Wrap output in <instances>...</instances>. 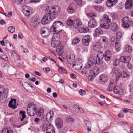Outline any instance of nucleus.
<instances>
[{
	"instance_id": "obj_50",
	"label": "nucleus",
	"mask_w": 133,
	"mask_h": 133,
	"mask_svg": "<svg viewBox=\"0 0 133 133\" xmlns=\"http://www.w3.org/2000/svg\"><path fill=\"white\" fill-rule=\"evenodd\" d=\"M122 36V33L121 32H118L116 34V38L117 39H119Z\"/></svg>"
},
{
	"instance_id": "obj_15",
	"label": "nucleus",
	"mask_w": 133,
	"mask_h": 133,
	"mask_svg": "<svg viewBox=\"0 0 133 133\" xmlns=\"http://www.w3.org/2000/svg\"><path fill=\"white\" fill-rule=\"evenodd\" d=\"M9 107L13 109H15L17 107L16 99H12L9 102Z\"/></svg>"
},
{
	"instance_id": "obj_61",
	"label": "nucleus",
	"mask_w": 133,
	"mask_h": 133,
	"mask_svg": "<svg viewBox=\"0 0 133 133\" xmlns=\"http://www.w3.org/2000/svg\"><path fill=\"white\" fill-rule=\"evenodd\" d=\"M1 58L2 59H4L6 61H7L8 60V58L7 56L5 55H2L1 56Z\"/></svg>"
},
{
	"instance_id": "obj_5",
	"label": "nucleus",
	"mask_w": 133,
	"mask_h": 133,
	"mask_svg": "<svg viewBox=\"0 0 133 133\" xmlns=\"http://www.w3.org/2000/svg\"><path fill=\"white\" fill-rule=\"evenodd\" d=\"M91 40V38L89 35H85L83 37L82 39L83 44L86 46H88L89 42Z\"/></svg>"
},
{
	"instance_id": "obj_62",
	"label": "nucleus",
	"mask_w": 133,
	"mask_h": 133,
	"mask_svg": "<svg viewBox=\"0 0 133 133\" xmlns=\"http://www.w3.org/2000/svg\"><path fill=\"white\" fill-rule=\"evenodd\" d=\"M108 64V63L107 62L106 63H104L103 64L102 66L103 69H106L107 67Z\"/></svg>"
},
{
	"instance_id": "obj_59",
	"label": "nucleus",
	"mask_w": 133,
	"mask_h": 133,
	"mask_svg": "<svg viewBox=\"0 0 133 133\" xmlns=\"http://www.w3.org/2000/svg\"><path fill=\"white\" fill-rule=\"evenodd\" d=\"M6 99L4 98L3 95H2L0 97V102L1 103H3L5 100Z\"/></svg>"
},
{
	"instance_id": "obj_1",
	"label": "nucleus",
	"mask_w": 133,
	"mask_h": 133,
	"mask_svg": "<svg viewBox=\"0 0 133 133\" xmlns=\"http://www.w3.org/2000/svg\"><path fill=\"white\" fill-rule=\"evenodd\" d=\"M63 26V23L60 21H56L54 22L50 28L51 32L59 33L62 30V28Z\"/></svg>"
},
{
	"instance_id": "obj_30",
	"label": "nucleus",
	"mask_w": 133,
	"mask_h": 133,
	"mask_svg": "<svg viewBox=\"0 0 133 133\" xmlns=\"http://www.w3.org/2000/svg\"><path fill=\"white\" fill-rule=\"evenodd\" d=\"M120 42L116 40V43L115 45V48L116 50L117 51H119L120 49Z\"/></svg>"
},
{
	"instance_id": "obj_49",
	"label": "nucleus",
	"mask_w": 133,
	"mask_h": 133,
	"mask_svg": "<svg viewBox=\"0 0 133 133\" xmlns=\"http://www.w3.org/2000/svg\"><path fill=\"white\" fill-rule=\"evenodd\" d=\"M67 11L68 13L71 14L73 13L74 10L73 8L70 6L67 9Z\"/></svg>"
},
{
	"instance_id": "obj_22",
	"label": "nucleus",
	"mask_w": 133,
	"mask_h": 133,
	"mask_svg": "<svg viewBox=\"0 0 133 133\" xmlns=\"http://www.w3.org/2000/svg\"><path fill=\"white\" fill-rule=\"evenodd\" d=\"M94 60L92 57H90L87 64V66L88 68H90L93 65Z\"/></svg>"
},
{
	"instance_id": "obj_58",
	"label": "nucleus",
	"mask_w": 133,
	"mask_h": 133,
	"mask_svg": "<svg viewBox=\"0 0 133 133\" xmlns=\"http://www.w3.org/2000/svg\"><path fill=\"white\" fill-rule=\"evenodd\" d=\"M6 99L4 98L3 95H2L0 97V102L1 103H3L5 100Z\"/></svg>"
},
{
	"instance_id": "obj_46",
	"label": "nucleus",
	"mask_w": 133,
	"mask_h": 133,
	"mask_svg": "<svg viewBox=\"0 0 133 133\" xmlns=\"http://www.w3.org/2000/svg\"><path fill=\"white\" fill-rule=\"evenodd\" d=\"M80 41L79 39L77 38H75L72 41V44H76L79 42Z\"/></svg>"
},
{
	"instance_id": "obj_26",
	"label": "nucleus",
	"mask_w": 133,
	"mask_h": 133,
	"mask_svg": "<svg viewBox=\"0 0 133 133\" xmlns=\"http://www.w3.org/2000/svg\"><path fill=\"white\" fill-rule=\"evenodd\" d=\"M75 58V56L74 55H70L69 56V58L67 59V62L68 63L70 64H72L74 61Z\"/></svg>"
},
{
	"instance_id": "obj_51",
	"label": "nucleus",
	"mask_w": 133,
	"mask_h": 133,
	"mask_svg": "<svg viewBox=\"0 0 133 133\" xmlns=\"http://www.w3.org/2000/svg\"><path fill=\"white\" fill-rule=\"evenodd\" d=\"M101 45L103 48H106L108 45V42H102L101 43Z\"/></svg>"
},
{
	"instance_id": "obj_54",
	"label": "nucleus",
	"mask_w": 133,
	"mask_h": 133,
	"mask_svg": "<svg viewBox=\"0 0 133 133\" xmlns=\"http://www.w3.org/2000/svg\"><path fill=\"white\" fill-rule=\"evenodd\" d=\"M20 113L22 117V118L21 119V121H22L23 119L26 117V115L25 114V112L22 111H20Z\"/></svg>"
},
{
	"instance_id": "obj_9",
	"label": "nucleus",
	"mask_w": 133,
	"mask_h": 133,
	"mask_svg": "<svg viewBox=\"0 0 133 133\" xmlns=\"http://www.w3.org/2000/svg\"><path fill=\"white\" fill-rule=\"evenodd\" d=\"M114 92L115 94H118L121 96L123 95V91L122 88L119 86H117L114 90Z\"/></svg>"
},
{
	"instance_id": "obj_14",
	"label": "nucleus",
	"mask_w": 133,
	"mask_h": 133,
	"mask_svg": "<svg viewBox=\"0 0 133 133\" xmlns=\"http://www.w3.org/2000/svg\"><path fill=\"white\" fill-rule=\"evenodd\" d=\"M112 73L115 75L117 78L118 79L120 78L121 76V75L120 73L119 72V71L116 67H114L112 69Z\"/></svg>"
},
{
	"instance_id": "obj_38",
	"label": "nucleus",
	"mask_w": 133,
	"mask_h": 133,
	"mask_svg": "<svg viewBox=\"0 0 133 133\" xmlns=\"http://www.w3.org/2000/svg\"><path fill=\"white\" fill-rule=\"evenodd\" d=\"M109 23L106 22L103 24H101L100 26L101 28H104L105 29H108L110 26L109 24Z\"/></svg>"
},
{
	"instance_id": "obj_3",
	"label": "nucleus",
	"mask_w": 133,
	"mask_h": 133,
	"mask_svg": "<svg viewBox=\"0 0 133 133\" xmlns=\"http://www.w3.org/2000/svg\"><path fill=\"white\" fill-rule=\"evenodd\" d=\"M42 129L44 131H52L54 130V127L51 123H49V122H44L42 127Z\"/></svg>"
},
{
	"instance_id": "obj_56",
	"label": "nucleus",
	"mask_w": 133,
	"mask_h": 133,
	"mask_svg": "<svg viewBox=\"0 0 133 133\" xmlns=\"http://www.w3.org/2000/svg\"><path fill=\"white\" fill-rule=\"evenodd\" d=\"M34 121L36 123H41L43 122V120L42 119L40 120L39 118H35Z\"/></svg>"
},
{
	"instance_id": "obj_13",
	"label": "nucleus",
	"mask_w": 133,
	"mask_h": 133,
	"mask_svg": "<svg viewBox=\"0 0 133 133\" xmlns=\"http://www.w3.org/2000/svg\"><path fill=\"white\" fill-rule=\"evenodd\" d=\"M55 123L56 127L59 128L62 127L63 125L62 120L60 118H57L55 121Z\"/></svg>"
},
{
	"instance_id": "obj_8",
	"label": "nucleus",
	"mask_w": 133,
	"mask_h": 133,
	"mask_svg": "<svg viewBox=\"0 0 133 133\" xmlns=\"http://www.w3.org/2000/svg\"><path fill=\"white\" fill-rule=\"evenodd\" d=\"M54 116V112L50 110L47 114L46 116V121L47 122H50L53 119Z\"/></svg>"
},
{
	"instance_id": "obj_23",
	"label": "nucleus",
	"mask_w": 133,
	"mask_h": 133,
	"mask_svg": "<svg viewBox=\"0 0 133 133\" xmlns=\"http://www.w3.org/2000/svg\"><path fill=\"white\" fill-rule=\"evenodd\" d=\"M100 82L101 83H104L107 81V76L104 75H101L99 76Z\"/></svg>"
},
{
	"instance_id": "obj_40",
	"label": "nucleus",
	"mask_w": 133,
	"mask_h": 133,
	"mask_svg": "<svg viewBox=\"0 0 133 133\" xmlns=\"http://www.w3.org/2000/svg\"><path fill=\"white\" fill-rule=\"evenodd\" d=\"M57 47V48L56 49V52L59 55L61 53V50L63 49V47L62 46H60L59 47Z\"/></svg>"
},
{
	"instance_id": "obj_20",
	"label": "nucleus",
	"mask_w": 133,
	"mask_h": 133,
	"mask_svg": "<svg viewBox=\"0 0 133 133\" xmlns=\"http://www.w3.org/2000/svg\"><path fill=\"white\" fill-rule=\"evenodd\" d=\"M36 107L34 108V109H27V112L28 115L30 116H33L36 112Z\"/></svg>"
},
{
	"instance_id": "obj_35",
	"label": "nucleus",
	"mask_w": 133,
	"mask_h": 133,
	"mask_svg": "<svg viewBox=\"0 0 133 133\" xmlns=\"http://www.w3.org/2000/svg\"><path fill=\"white\" fill-rule=\"evenodd\" d=\"M13 131L10 129L3 128L2 130V133H12Z\"/></svg>"
},
{
	"instance_id": "obj_10",
	"label": "nucleus",
	"mask_w": 133,
	"mask_h": 133,
	"mask_svg": "<svg viewBox=\"0 0 133 133\" xmlns=\"http://www.w3.org/2000/svg\"><path fill=\"white\" fill-rule=\"evenodd\" d=\"M104 55L103 53L102 52H100L97 54V58L96 60V63L98 64H101V62H100L101 60L104 57Z\"/></svg>"
},
{
	"instance_id": "obj_11",
	"label": "nucleus",
	"mask_w": 133,
	"mask_h": 133,
	"mask_svg": "<svg viewBox=\"0 0 133 133\" xmlns=\"http://www.w3.org/2000/svg\"><path fill=\"white\" fill-rule=\"evenodd\" d=\"M61 42L59 40H56L55 39H52L51 46L52 47L55 48L59 47L62 46L60 45Z\"/></svg>"
},
{
	"instance_id": "obj_63",
	"label": "nucleus",
	"mask_w": 133,
	"mask_h": 133,
	"mask_svg": "<svg viewBox=\"0 0 133 133\" xmlns=\"http://www.w3.org/2000/svg\"><path fill=\"white\" fill-rule=\"evenodd\" d=\"M79 94L81 95H84L85 94V91L81 89L79 90Z\"/></svg>"
},
{
	"instance_id": "obj_60",
	"label": "nucleus",
	"mask_w": 133,
	"mask_h": 133,
	"mask_svg": "<svg viewBox=\"0 0 133 133\" xmlns=\"http://www.w3.org/2000/svg\"><path fill=\"white\" fill-rule=\"evenodd\" d=\"M85 123L87 127H89L91 125V124L90 122L88 121H85Z\"/></svg>"
},
{
	"instance_id": "obj_55",
	"label": "nucleus",
	"mask_w": 133,
	"mask_h": 133,
	"mask_svg": "<svg viewBox=\"0 0 133 133\" xmlns=\"http://www.w3.org/2000/svg\"><path fill=\"white\" fill-rule=\"evenodd\" d=\"M96 9L97 10L100 12H101L104 10V8L101 6H97L96 7Z\"/></svg>"
},
{
	"instance_id": "obj_27",
	"label": "nucleus",
	"mask_w": 133,
	"mask_h": 133,
	"mask_svg": "<svg viewBox=\"0 0 133 133\" xmlns=\"http://www.w3.org/2000/svg\"><path fill=\"white\" fill-rule=\"evenodd\" d=\"M74 27L77 28L81 25L82 23L79 19H75L74 20Z\"/></svg>"
},
{
	"instance_id": "obj_64",
	"label": "nucleus",
	"mask_w": 133,
	"mask_h": 133,
	"mask_svg": "<svg viewBox=\"0 0 133 133\" xmlns=\"http://www.w3.org/2000/svg\"><path fill=\"white\" fill-rule=\"evenodd\" d=\"M77 4L79 5H81L82 3V0H74Z\"/></svg>"
},
{
	"instance_id": "obj_6",
	"label": "nucleus",
	"mask_w": 133,
	"mask_h": 133,
	"mask_svg": "<svg viewBox=\"0 0 133 133\" xmlns=\"http://www.w3.org/2000/svg\"><path fill=\"white\" fill-rule=\"evenodd\" d=\"M82 61L81 60L76 61L72 65L73 68L76 70L81 69L82 67Z\"/></svg>"
},
{
	"instance_id": "obj_7",
	"label": "nucleus",
	"mask_w": 133,
	"mask_h": 133,
	"mask_svg": "<svg viewBox=\"0 0 133 133\" xmlns=\"http://www.w3.org/2000/svg\"><path fill=\"white\" fill-rule=\"evenodd\" d=\"M41 35L42 37H47L50 33L49 30L46 28H44L41 30Z\"/></svg>"
},
{
	"instance_id": "obj_37",
	"label": "nucleus",
	"mask_w": 133,
	"mask_h": 133,
	"mask_svg": "<svg viewBox=\"0 0 133 133\" xmlns=\"http://www.w3.org/2000/svg\"><path fill=\"white\" fill-rule=\"evenodd\" d=\"M35 107H36V106L34 105L33 103H30L28 104L27 109H28V110L31 109L33 110Z\"/></svg>"
},
{
	"instance_id": "obj_33",
	"label": "nucleus",
	"mask_w": 133,
	"mask_h": 133,
	"mask_svg": "<svg viewBox=\"0 0 133 133\" xmlns=\"http://www.w3.org/2000/svg\"><path fill=\"white\" fill-rule=\"evenodd\" d=\"M54 33L52 37V39H55L56 40H59L60 37V34L58 33L54 32Z\"/></svg>"
},
{
	"instance_id": "obj_45",
	"label": "nucleus",
	"mask_w": 133,
	"mask_h": 133,
	"mask_svg": "<svg viewBox=\"0 0 133 133\" xmlns=\"http://www.w3.org/2000/svg\"><path fill=\"white\" fill-rule=\"evenodd\" d=\"M122 26L124 28H128L129 26V23L122 22Z\"/></svg>"
},
{
	"instance_id": "obj_41",
	"label": "nucleus",
	"mask_w": 133,
	"mask_h": 133,
	"mask_svg": "<svg viewBox=\"0 0 133 133\" xmlns=\"http://www.w3.org/2000/svg\"><path fill=\"white\" fill-rule=\"evenodd\" d=\"M103 17L104 21L108 23H110V22L111 20L108 17L107 15L104 14L103 15Z\"/></svg>"
},
{
	"instance_id": "obj_53",
	"label": "nucleus",
	"mask_w": 133,
	"mask_h": 133,
	"mask_svg": "<svg viewBox=\"0 0 133 133\" xmlns=\"http://www.w3.org/2000/svg\"><path fill=\"white\" fill-rule=\"evenodd\" d=\"M58 70L60 72L66 73V69L64 68H61L59 67V68Z\"/></svg>"
},
{
	"instance_id": "obj_47",
	"label": "nucleus",
	"mask_w": 133,
	"mask_h": 133,
	"mask_svg": "<svg viewBox=\"0 0 133 133\" xmlns=\"http://www.w3.org/2000/svg\"><path fill=\"white\" fill-rule=\"evenodd\" d=\"M44 111V109L43 108H41L38 111L36 112V113L37 115L40 116L43 114Z\"/></svg>"
},
{
	"instance_id": "obj_31",
	"label": "nucleus",
	"mask_w": 133,
	"mask_h": 133,
	"mask_svg": "<svg viewBox=\"0 0 133 133\" xmlns=\"http://www.w3.org/2000/svg\"><path fill=\"white\" fill-rule=\"evenodd\" d=\"M95 32L94 34V35L95 36H97V35L102 34H103V31L100 28H98L95 30Z\"/></svg>"
},
{
	"instance_id": "obj_16",
	"label": "nucleus",
	"mask_w": 133,
	"mask_h": 133,
	"mask_svg": "<svg viewBox=\"0 0 133 133\" xmlns=\"http://www.w3.org/2000/svg\"><path fill=\"white\" fill-rule=\"evenodd\" d=\"M111 55V52L110 50L107 51L104 54L105 59L107 61H109Z\"/></svg>"
},
{
	"instance_id": "obj_42",
	"label": "nucleus",
	"mask_w": 133,
	"mask_h": 133,
	"mask_svg": "<svg viewBox=\"0 0 133 133\" xmlns=\"http://www.w3.org/2000/svg\"><path fill=\"white\" fill-rule=\"evenodd\" d=\"M73 21L71 19H68L66 21V24L68 26H71L74 24Z\"/></svg>"
},
{
	"instance_id": "obj_28",
	"label": "nucleus",
	"mask_w": 133,
	"mask_h": 133,
	"mask_svg": "<svg viewBox=\"0 0 133 133\" xmlns=\"http://www.w3.org/2000/svg\"><path fill=\"white\" fill-rule=\"evenodd\" d=\"M132 5L131 0H127L125 3V7L126 9H130Z\"/></svg>"
},
{
	"instance_id": "obj_43",
	"label": "nucleus",
	"mask_w": 133,
	"mask_h": 133,
	"mask_svg": "<svg viewBox=\"0 0 133 133\" xmlns=\"http://www.w3.org/2000/svg\"><path fill=\"white\" fill-rule=\"evenodd\" d=\"M130 22L129 18L128 17H124L122 19V22L129 23Z\"/></svg>"
},
{
	"instance_id": "obj_36",
	"label": "nucleus",
	"mask_w": 133,
	"mask_h": 133,
	"mask_svg": "<svg viewBox=\"0 0 133 133\" xmlns=\"http://www.w3.org/2000/svg\"><path fill=\"white\" fill-rule=\"evenodd\" d=\"M125 50L128 53H131L132 51V49L131 47L129 45H126L124 48Z\"/></svg>"
},
{
	"instance_id": "obj_2",
	"label": "nucleus",
	"mask_w": 133,
	"mask_h": 133,
	"mask_svg": "<svg viewBox=\"0 0 133 133\" xmlns=\"http://www.w3.org/2000/svg\"><path fill=\"white\" fill-rule=\"evenodd\" d=\"M60 7L58 6H50L47 11V13L52 17L53 15L60 12Z\"/></svg>"
},
{
	"instance_id": "obj_48",
	"label": "nucleus",
	"mask_w": 133,
	"mask_h": 133,
	"mask_svg": "<svg viewBox=\"0 0 133 133\" xmlns=\"http://www.w3.org/2000/svg\"><path fill=\"white\" fill-rule=\"evenodd\" d=\"M5 90V88L4 87L0 86V97L4 94Z\"/></svg>"
},
{
	"instance_id": "obj_52",
	"label": "nucleus",
	"mask_w": 133,
	"mask_h": 133,
	"mask_svg": "<svg viewBox=\"0 0 133 133\" xmlns=\"http://www.w3.org/2000/svg\"><path fill=\"white\" fill-rule=\"evenodd\" d=\"M95 76L92 74H91V75H89L88 77V79L89 81H91L94 78Z\"/></svg>"
},
{
	"instance_id": "obj_32",
	"label": "nucleus",
	"mask_w": 133,
	"mask_h": 133,
	"mask_svg": "<svg viewBox=\"0 0 133 133\" xmlns=\"http://www.w3.org/2000/svg\"><path fill=\"white\" fill-rule=\"evenodd\" d=\"M78 31L81 33H85L88 32L89 29L88 28H79L78 29Z\"/></svg>"
},
{
	"instance_id": "obj_4",
	"label": "nucleus",
	"mask_w": 133,
	"mask_h": 133,
	"mask_svg": "<svg viewBox=\"0 0 133 133\" xmlns=\"http://www.w3.org/2000/svg\"><path fill=\"white\" fill-rule=\"evenodd\" d=\"M51 17L47 13L43 17L41 21V23L43 24H45L49 23L51 20Z\"/></svg>"
},
{
	"instance_id": "obj_12",
	"label": "nucleus",
	"mask_w": 133,
	"mask_h": 133,
	"mask_svg": "<svg viewBox=\"0 0 133 133\" xmlns=\"http://www.w3.org/2000/svg\"><path fill=\"white\" fill-rule=\"evenodd\" d=\"M88 26L90 28H94L96 27L97 25V23L94 19H91L88 23Z\"/></svg>"
},
{
	"instance_id": "obj_25",
	"label": "nucleus",
	"mask_w": 133,
	"mask_h": 133,
	"mask_svg": "<svg viewBox=\"0 0 133 133\" xmlns=\"http://www.w3.org/2000/svg\"><path fill=\"white\" fill-rule=\"evenodd\" d=\"M99 71V70L97 67H94L92 69L91 74L95 76L98 74Z\"/></svg>"
},
{
	"instance_id": "obj_21",
	"label": "nucleus",
	"mask_w": 133,
	"mask_h": 133,
	"mask_svg": "<svg viewBox=\"0 0 133 133\" xmlns=\"http://www.w3.org/2000/svg\"><path fill=\"white\" fill-rule=\"evenodd\" d=\"M74 110L75 111L78 113H83L84 112L83 110L81 108L79 107L77 105H75L74 108Z\"/></svg>"
},
{
	"instance_id": "obj_29",
	"label": "nucleus",
	"mask_w": 133,
	"mask_h": 133,
	"mask_svg": "<svg viewBox=\"0 0 133 133\" xmlns=\"http://www.w3.org/2000/svg\"><path fill=\"white\" fill-rule=\"evenodd\" d=\"M111 29L114 31H116L118 29V26L115 23H112L111 24Z\"/></svg>"
},
{
	"instance_id": "obj_19",
	"label": "nucleus",
	"mask_w": 133,
	"mask_h": 133,
	"mask_svg": "<svg viewBox=\"0 0 133 133\" xmlns=\"http://www.w3.org/2000/svg\"><path fill=\"white\" fill-rule=\"evenodd\" d=\"M22 9L23 12H26V14L27 16L29 15V13L31 11L30 7L26 5L23 6L22 7Z\"/></svg>"
},
{
	"instance_id": "obj_44",
	"label": "nucleus",
	"mask_w": 133,
	"mask_h": 133,
	"mask_svg": "<svg viewBox=\"0 0 133 133\" xmlns=\"http://www.w3.org/2000/svg\"><path fill=\"white\" fill-rule=\"evenodd\" d=\"M8 31L10 32L13 33L15 31V29L13 26H9L8 28Z\"/></svg>"
},
{
	"instance_id": "obj_18",
	"label": "nucleus",
	"mask_w": 133,
	"mask_h": 133,
	"mask_svg": "<svg viewBox=\"0 0 133 133\" xmlns=\"http://www.w3.org/2000/svg\"><path fill=\"white\" fill-rule=\"evenodd\" d=\"M118 0H108L106 2V5L108 7H111L116 4Z\"/></svg>"
},
{
	"instance_id": "obj_57",
	"label": "nucleus",
	"mask_w": 133,
	"mask_h": 133,
	"mask_svg": "<svg viewBox=\"0 0 133 133\" xmlns=\"http://www.w3.org/2000/svg\"><path fill=\"white\" fill-rule=\"evenodd\" d=\"M87 15L89 18L92 17L93 18L95 17V15L93 13H91L89 14H87Z\"/></svg>"
},
{
	"instance_id": "obj_39",
	"label": "nucleus",
	"mask_w": 133,
	"mask_h": 133,
	"mask_svg": "<svg viewBox=\"0 0 133 133\" xmlns=\"http://www.w3.org/2000/svg\"><path fill=\"white\" fill-rule=\"evenodd\" d=\"M74 118L70 116L67 117L66 118V121L68 122L72 123L74 122Z\"/></svg>"
},
{
	"instance_id": "obj_34",
	"label": "nucleus",
	"mask_w": 133,
	"mask_h": 133,
	"mask_svg": "<svg viewBox=\"0 0 133 133\" xmlns=\"http://www.w3.org/2000/svg\"><path fill=\"white\" fill-rule=\"evenodd\" d=\"M120 74L121 75V76L120 77L123 78L129 77L130 76V75L129 74L124 71L122 73H120Z\"/></svg>"
},
{
	"instance_id": "obj_17",
	"label": "nucleus",
	"mask_w": 133,
	"mask_h": 133,
	"mask_svg": "<svg viewBox=\"0 0 133 133\" xmlns=\"http://www.w3.org/2000/svg\"><path fill=\"white\" fill-rule=\"evenodd\" d=\"M130 60L129 56H122L120 57V61L121 62L128 63Z\"/></svg>"
},
{
	"instance_id": "obj_24",
	"label": "nucleus",
	"mask_w": 133,
	"mask_h": 133,
	"mask_svg": "<svg viewBox=\"0 0 133 133\" xmlns=\"http://www.w3.org/2000/svg\"><path fill=\"white\" fill-rule=\"evenodd\" d=\"M114 80H110L109 86L107 89V90L108 91H111L113 90H114V89L113 87V83H114Z\"/></svg>"
}]
</instances>
